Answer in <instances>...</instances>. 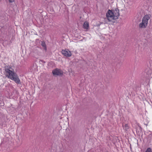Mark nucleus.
I'll list each match as a JSON object with an SVG mask.
<instances>
[{
	"mask_svg": "<svg viewBox=\"0 0 152 152\" xmlns=\"http://www.w3.org/2000/svg\"><path fill=\"white\" fill-rule=\"evenodd\" d=\"M123 126L124 128V129L126 131H127V130L129 129V127L128 124H125L124 126L123 125Z\"/></svg>",
	"mask_w": 152,
	"mask_h": 152,
	"instance_id": "6e6552de",
	"label": "nucleus"
},
{
	"mask_svg": "<svg viewBox=\"0 0 152 152\" xmlns=\"http://www.w3.org/2000/svg\"><path fill=\"white\" fill-rule=\"evenodd\" d=\"M10 69H11V68L8 66H5L4 67L5 71L7 74V77L14 81L16 83L20 84L21 83L18 76L14 71L11 70Z\"/></svg>",
	"mask_w": 152,
	"mask_h": 152,
	"instance_id": "f257e3e1",
	"label": "nucleus"
},
{
	"mask_svg": "<svg viewBox=\"0 0 152 152\" xmlns=\"http://www.w3.org/2000/svg\"><path fill=\"white\" fill-rule=\"evenodd\" d=\"M9 1L10 2L12 3L14 1V0H9Z\"/></svg>",
	"mask_w": 152,
	"mask_h": 152,
	"instance_id": "9d476101",
	"label": "nucleus"
},
{
	"mask_svg": "<svg viewBox=\"0 0 152 152\" xmlns=\"http://www.w3.org/2000/svg\"><path fill=\"white\" fill-rule=\"evenodd\" d=\"M119 10L117 8L115 10H109L106 14L107 19L109 22H112L113 20L118 18L120 14Z\"/></svg>",
	"mask_w": 152,
	"mask_h": 152,
	"instance_id": "f03ea898",
	"label": "nucleus"
},
{
	"mask_svg": "<svg viewBox=\"0 0 152 152\" xmlns=\"http://www.w3.org/2000/svg\"><path fill=\"white\" fill-rule=\"evenodd\" d=\"M150 15H146L143 18L142 22L139 24V27L140 28H145L148 25V20L150 18Z\"/></svg>",
	"mask_w": 152,
	"mask_h": 152,
	"instance_id": "7ed1b4c3",
	"label": "nucleus"
},
{
	"mask_svg": "<svg viewBox=\"0 0 152 152\" xmlns=\"http://www.w3.org/2000/svg\"><path fill=\"white\" fill-rule=\"evenodd\" d=\"M145 152H152L151 148H147Z\"/></svg>",
	"mask_w": 152,
	"mask_h": 152,
	"instance_id": "1a4fd4ad",
	"label": "nucleus"
},
{
	"mask_svg": "<svg viewBox=\"0 0 152 152\" xmlns=\"http://www.w3.org/2000/svg\"><path fill=\"white\" fill-rule=\"evenodd\" d=\"M61 53L64 56L67 57H69L71 56L72 53L68 49L62 50Z\"/></svg>",
	"mask_w": 152,
	"mask_h": 152,
	"instance_id": "20e7f679",
	"label": "nucleus"
},
{
	"mask_svg": "<svg viewBox=\"0 0 152 152\" xmlns=\"http://www.w3.org/2000/svg\"><path fill=\"white\" fill-rule=\"evenodd\" d=\"M83 28L86 29H88L89 27V23L87 21L84 22L83 25Z\"/></svg>",
	"mask_w": 152,
	"mask_h": 152,
	"instance_id": "423d86ee",
	"label": "nucleus"
},
{
	"mask_svg": "<svg viewBox=\"0 0 152 152\" xmlns=\"http://www.w3.org/2000/svg\"><path fill=\"white\" fill-rule=\"evenodd\" d=\"M52 72L54 75H60L63 74L62 71L61 69H58L53 70Z\"/></svg>",
	"mask_w": 152,
	"mask_h": 152,
	"instance_id": "39448f33",
	"label": "nucleus"
},
{
	"mask_svg": "<svg viewBox=\"0 0 152 152\" xmlns=\"http://www.w3.org/2000/svg\"><path fill=\"white\" fill-rule=\"evenodd\" d=\"M4 106V105H2L1 106Z\"/></svg>",
	"mask_w": 152,
	"mask_h": 152,
	"instance_id": "9b49d317",
	"label": "nucleus"
},
{
	"mask_svg": "<svg viewBox=\"0 0 152 152\" xmlns=\"http://www.w3.org/2000/svg\"><path fill=\"white\" fill-rule=\"evenodd\" d=\"M41 45L46 51L47 50V48L45 42L44 41H42L41 44Z\"/></svg>",
	"mask_w": 152,
	"mask_h": 152,
	"instance_id": "0eeeda50",
	"label": "nucleus"
}]
</instances>
